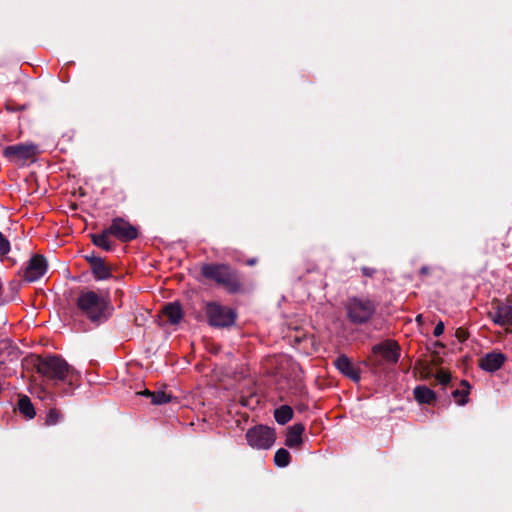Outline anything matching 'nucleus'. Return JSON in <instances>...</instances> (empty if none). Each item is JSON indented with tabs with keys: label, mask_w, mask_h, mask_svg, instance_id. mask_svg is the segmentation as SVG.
<instances>
[{
	"label": "nucleus",
	"mask_w": 512,
	"mask_h": 512,
	"mask_svg": "<svg viewBox=\"0 0 512 512\" xmlns=\"http://www.w3.org/2000/svg\"><path fill=\"white\" fill-rule=\"evenodd\" d=\"M92 270L94 277L98 280L108 279L111 276L109 268L100 259H97L92 263Z\"/></svg>",
	"instance_id": "nucleus-18"
},
{
	"label": "nucleus",
	"mask_w": 512,
	"mask_h": 512,
	"mask_svg": "<svg viewBox=\"0 0 512 512\" xmlns=\"http://www.w3.org/2000/svg\"><path fill=\"white\" fill-rule=\"evenodd\" d=\"M505 360L506 357L503 353L493 351L479 360V366L485 371L494 372L502 367Z\"/></svg>",
	"instance_id": "nucleus-12"
},
{
	"label": "nucleus",
	"mask_w": 512,
	"mask_h": 512,
	"mask_svg": "<svg viewBox=\"0 0 512 512\" xmlns=\"http://www.w3.org/2000/svg\"><path fill=\"white\" fill-rule=\"evenodd\" d=\"M248 444L256 449H268L275 441L274 430L266 426H256L246 433Z\"/></svg>",
	"instance_id": "nucleus-7"
},
{
	"label": "nucleus",
	"mask_w": 512,
	"mask_h": 512,
	"mask_svg": "<svg viewBox=\"0 0 512 512\" xmlns=\"http://www.w3.org/2000/svg\"><path fill=\"white\" fill-rule=\"evenodd\" d=\"M275 361L283 363V362H288L289 359L286 356H280V357L275 358Z\"/></svg>",
	"instance_id": "nucleus-30"
},
{
	"label": "nucleus",
	"mask_w": 512,
	"mask_h": 512,
	"mask_svg": "<svg viewBox=\"0 0 512 512\" xmlns=\"http://www.w3.org/2000/svg\"><path fill=\"white\" fill-rule=\"evenodd\" d=\"M32 393L36 394L42 401L50 400L53 397V393L48 387H42L41 385L35 384L32 386Z\"/></svg>",
	"instance_id": "nucleus-23"
},
{
	"label": "nucleus",
	"mask_w": 512,
	"mask_h": 512,
	"mask_svg": "<svg viewBox=\"0 0 512 512\" xmlns=\"http://www.w3.org/2000/svg\"><path fill=\"white\" fill-rule=\"evenodd\" d=\"M462 389H456L452 395L459 405H464L467 402V396L469 394V385L466 381L461 382Z\"/></svg>",
	"instance_id": "nucleus-21"
},
{
	"label": "nucleus",
	"mask_w": 512,
	"mask_h": 512,
	"mask_svg": "<svg viewBox=\"0 0 512 512\" xmlns=\"http://www.w3.org/2000/svg\"><path fill=\"white\" fill-rule=\"evenodd\" d=\"M108 232H111L112 236L122 242H129L138 236L136 227L123 218L113 219L111 225L108 227Z\"/></svg>",
	"instance_id": "nucleus-9"
},
{
	"label": "nucleus",
	"mask_w": 512,
	"mask_h": 512,
	"mask_svg": "<svg viewBox=\"0 0 512 512\" xmlns=\"http://www.w3.org/2000/svg\"><path fill=\"white\" fill-rule=\"evenodd\" d=\"M254 263H255V261H254V260L249 261V264H250V265H252V264H254Z\"/></svg>",
	"instance_id": "nucleus-33"
},
{
	"label": "nucleus",
	"mask_w": 512,
	"mask_h": 512,
	"mask_svg": "<svg viewBox=\"0 0 512 512\" xmlns=\"http://www.w3.org/2000/svg\"><path fill=\"white\" fill-rule=\"evenodd\" d=\"M444 323L442 321L438 322L434 328L433 334L435 337H439L444 332Z\"/></svg>",
	"instance_id": "nucleus-28"
},
{
	"label": "nucleus",
	"mask_w": 512,
	"mask_h": 512,
	"mask_svg": "<svg viewBox=\"0 0 512 512\" xmlns=\"http://www.w3.org/2000/svg\"><path fill=\"white\" fill-rule=\"evenodd\" d=\"M10 251V243L0 232V257L5 256Z\"/></svg>",
	"instance_id": "nucleus-27"
},
{
	"label": "nucleus",
	"mask_w": 512,
	"mask_h": 512,
	"mask_svg": "<svg viewBox=\"0 0 512 512\" xmlns=\"http://www.w3.org/2000/svg\"><path fill=\"white\" fill-rule=\"evenodd\" d=\"M274 417L279 424L284 425L292 419L293 410L288 405H282L275 410Z\"/></svg>",
	"instance_id": "nucleus-19"
},
{
	"label": "nucleus",
	"mask_w": 512,
	"mask_h": 512,
	"mask_svg": "<svg viewBox=\"0 0 512 512\" xmlns=\"http://www.w3.org/2000/svg\"><path fill=\"white\" fill-rule=\"evenodd\" d=\"M488 317L494 324L507 327L512 325V306L500 300H493L488 311Z\"/></svg>",
	"instance_id": "nucleus-8"
},
{
	"label": "nucleus",
	"mask_w": 512,
	"mask_h": 512,
	"mask_svg": "<svg viewBox=\"0 0 512 512\" xmlns=\"http://www.w3.org/2000/svg\"><path fill=\"white\" fill-rule=\"evenodd\" d=\"M414 397L419 403L430 404L435 400V393L426 386H417L414 389Z\"/></svg>",
	"instance_id": "nucleus-16"
},
{
	"label": "nucleus",
	"mask_w": 512,
	"mask_h": 512,
	"mask_svg": "<svg viewBox=\"0 0 512 512\" xmlns=\"http://www.w3.org/2000/svg\"><path fill=\"white\" fill-rule=\"evenodd\" d=\"M362 272L365 276H372L374 273V270L368 267L362 268Z\"/></svg>",
	"instance_id": "nucleus-29"
},
{
	"label": "nucleus",
	"mask_w": 512,
	"mask_h": 512,
	"mask_svg": "<svg viewBox=\"0 0 512 512\" xmlns=\"http://www.w3.org/2000/svg\"><path fill=\"white\" fill-rule=\"evenodd\" d=\"M110 236H112L111 232H108V228L102 231L100 234H93L92 241L93 243L102 248L103 250L109 251L112 248V244L110 242Z\"/></svg>",
	"instance_id": "nucleus-17"
},
{
	"label": "nucleus",
	"mask_w": 512,
	"mask_h": 512,
	"mask_svg": "<svg viewBox=\"0 0 512 512\" xmlns=\"http://www.w3.org/2000/svg\"><path fill=\"white\" fill-rule=\"evenodd\" d=\"M274 462L278 467H286L290 463V453L284 448L278 449L274 456Z\"/></svg>",
	"instance_id": "nucleus-22"
},
{
	"label": "nucleus",
	"mask_w": 512,
	"mask_h": 512,
	"mask_svg": "<svg viewBox=\"0 0 512 512\" xmlns=\"http://www.w3.org/2000/svg\"><path fill=\"white\" fill-rule=\"evenodd\" d=\"M60 419H61L60 412L56 409H50L47 414L45 423L47 425H55L60 421Z\"/></svg>",
	"instance_id": "nucleus-25"
},
{
	"label": "nucleus",
	"mask_w": 512,
	"mask_h": 512,
	"mask_svg": "<svg viewBox=\"0 0 512 512\" xmlns=\"http://www.w3.org/2000/svg\"><path fill=\"white\" fill-rule=\"evenodd\" d=\"M201 271L204 277L215 281L230 293L240 289L237 275L226 265L206 264L203 265Z\"/></svg>",
	"instance_id": "nucleus-3"
},
{
	"label": "nucleus",
	"mask_w": 512,
	"mask_h": 512,
	"mask_svg": "<svg viewBox=\"0 0 512 512\" xmlns=\"http://www.w3.org/2000/svg\"><path fill=\"white\" fill-rule=\"evenodd\" d=\"M372 352L375 356H381L388 364H396L400 357V347L392 340L374 345Z\"/></svg>",
	"instance_id": "nucleus-10"
},
{
	"label": "nucleus",
	"mask_w": 512,
	"mask_h": 512,
	"mask_svg": "<svg viewBox=\"0 0 512 512\" xmlns=\"http://www.w3.org/2000/svg\"><path fill=\"white\" fill-rule=\"evenodd\" d=\"M205 313L209 324L214 327L230 326L236 319V313L233 309L223 306L217 302L207 303Z\"/></svg>",
	"instance_id": "nucleus-5"
},
{
	"label": "nucleus",
	"mask_w": 512,
	"mask_h": 512,
	"mask_svg": "<svg viewBox=\"0 0 512 512\" xmlns=\"http://www.w3.org/2000/svg\"><path fill=\"white\" fill-rule=\"evenodd\" d=\"M335 366L337 369L346 375L347 377L351 378L354 381L360 380V374L359 371L355 368L353 363L350 361V359L345 356L341 355L335 360Z\"/></svg>",
	"instance_id": "nucleus-14"
},
{
	"label": "nucleus",
	"mask_w": 512,
	"mask_h": 512,
	"mask_svg": "<svg viewBox=\"0 0 512 512\" xmlns=\"http://www.w3.org/2000/svg\"><path fill=\"white\" fill-rule=\"evenodd\" d=\"M19 411L28 419H32L35 416V409L30 399L27 396H22L18 401Z\"/></svg>",
	"instance_id": "nucleus-20"
},
{
	"label": "nucleus",
	"mask_w": 512,
	"mask_h": 512,
	"mask_svg": "<svg viewBox=\"0 0 512 512\" xmlns=\"http://www.w3.org/2000/svg\"><path fill=\"white\" fill-rule=\"evenodd\" d=\"M47 271V262L42 255H34L24 271V278L29 282L40 279Z\"/></svg>",
	"instance_id": "nucleus-11"
},
{
	"label": "nucleus",
	"mask_w": 512,
	"mask_h": 512,
	"mask_svg": "<svg viewBox=\"0 0 512 512\" xmlns=\"http://www.w3.org/2000/svg\"><path fill=\"white\" fill-rule=\"evenodd\" d=\"M35 365L48 384L62 394H69L79 386L80 373L60 356L38 357Z\"/></svg>",
	"instance_id": "nucleus-1"
},
{
	"label": "nucleus",
	"mask_w": 512,
	"mask_h": 512,
	"mask_svg": "<svg viewBox=\"0 0 512 512\" xmlns=\"http://www.w3.org/2000/svg\"><path fill=\"white\" fill-rule=\"evenodd\" d=\"M77 307L91 321L107 319L108 297L92 290L81 291L77 297Z\"/></svg>",
	"instance_id": "nucleus-2"
},
{
	"label": "nucleus",
	"mask_w": 512,
	"mask_h": 512,
	"mask_svg": "<svg viewBox=\"0 0 512 512\" xmlns=\"http://www.w3.org/2000/svg\"><path fill=\"white\" fill-rule=\"evenodd\" d=\"M421 318H422V315H418L416 319H417V321H421Z\"/></svg>",
	"instance_id": "nucleus-32"
},
{
	"label": "nucleus",
	"mask_w": 512,
	"mask_h": 512,
	"mask_svg": "<svg viewBox=\"0 0 512 512\" xmlns=\"http://www.w3.org/2000/svg\"><path fill=\"white\" fill-rule=\"evenodd\" d=\"M370 361L373 362V365L375 366H378L379 363L377 362V360L373 359V358H370Z\"/></svg>",
	"instance_id": "nucleus-31"
},
{
	"label": "nucleus",
	"mask_w": 512,
	"mask_h": 512,
	"mask_svg": "<svg viewBox=\"0 0 512 512\" xmlns=\"http://www.w3.org/2000/svg\"><path fill=\"white\" fill-rule=\"evenodd\" d=\"M147 394L151 396V401L153 404H165L171 400V396L164 391H158L154 393L147 392Z\"/></svg>",
	"instance_id": "nucleus-24"
},
{
	"label": "nucleus",
	"mask_w": 512,
	"mask_h": 512,
	"mask_svg": "<svg viewBox=\"0 0 512 512\" xmlns=\"http://www.w3.org/2000/svg\"><path fill=\"white\" fill-rule=\"evenodd\" d=\"M305 428L301 423L289 427L286 433L285 445L292 449H299L302 445V435Z\"/></svg>",
	"instance_id": "nucleus-13"
},
{
	"label": "nucleus",
	"mask_w": 512,
	"mask_h": 512,
	"mask_svg": "<svg viewBox=\"0 0 512 512\" xmlns=\"http://www.w3.org/2000/svg\"><path fill=\"white\" fill-rule=\"evenodd\" d=\"M39 153L38 146L33 143H21L7 146L3 154L15 164L24 165L27 162H34Z\"/></svg>",
	"instance_id": "nucleus-6"
},
{
	"label": "nucleus",
	"mask_w": 512,
	"mask_h": 512,
	"mask_svg": "<svg viewBox=\"0 0 512 512\" xmlns=\"http://www.w3.org/2000/svg\"><path fill=\"white\" fill-rule=\"evenodd\" d=\"M345 308L347 317L352 323L364 324L372 318L376 305L365 297H351L347 300Z\"/></svg>",
	"instance_id": "nucleus-4"
},
{
	"label": "nucleus",
	"mask_w": 512,
	"mask_h": 512,
	"mask_svg": "<svg viewBox=\"0 0 512 512\" xmlns=\"http://www.w3.org/2000/svg\"><path fill=\"white\" fill-rule=\"evenodd\" d=\"M162 315L170 324H178L182 319V310L178 303H169L163 307Z\"/></svg>",
	"instance_id": "nucleus-15"
},
{
	"label": "nucleus",
	"mask_w": 512,
	"mask_h": 512,
	"mask_svg": "<svg viewBox=\"0 0 512 512\" xmlns=\"http://www.w3.org/2000/svg\"><path fill=\"white\" fill-rule=\"evenodd\" d=\"M435 378L440 384L447 385L451 380V374L446 370L440 369L437 371Z\"/></svg>",
	"instance_id": "nucleus-26"
}]
</instances>
